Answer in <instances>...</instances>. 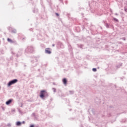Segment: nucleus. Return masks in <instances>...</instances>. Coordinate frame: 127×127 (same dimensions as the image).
<instances>
[{"label":"nucleus","mask_w":127,"mask_h":127,"mask_svg":"<svg viewBox=\"0 0 127 127\" xmlns=\"http://www.w3.org/2000/svg\"><path fill=\"white\" fill-rule=\"evenodd\" d=\"M45 95H47V92L45 90H42L40 92V97L42 99H44Z\"/></svg>","instance_id":"1"},{"label":"nucleus","mask_w":127,"mask_h":127,"mask_svg":"<svg viewBox=\"0 0 127 127\" xmlns=\"http://www.w3.org/2000/svg\"><path fill=\"white\" fill-rule=\"evenodd\" d=\"M93 71H94V72H97V69L96 68H93Z\"/></svg>","instance_id":"8"},{"label":"nucleus","mask_w":127,"mask_h":127,"mask_svg":"<svg viewBox=\"0 0 127 127\" xmlns=\"http://www.w3.org/2000/svg\"><path fill=\"white\" fill-rule=\"evenodd\" d=\"M7 41H8V42L12 43V40H11V39H9V38H8V39H7Z\"/></svg>","instance_id":"7"},{"label":"nucleus","mask_w":127,"mask_h":127,"mask_svg":"<svg viewBox=\"0 0 127 127\" xmlns=\"http://www.w3.org/2000/svg\"><path fill=\"white\" fill-rule=\"evenodd\" d=\"M63 82L64 85H66V84H67V79L66 78H64L63 79Z\"/></svg>","instance_id":"5"},{"label":"nucleus","mask_w":127,"mask_h":127,"mask_svg":"<svg viewBox=\"0 0 127 127\" xmlns=\"http://www.w3.org/2000/svg\"><path fill=\"white\" fill-rule=\"evenodd\" d=\"M12 101H13V99H9L7 102H6V105H10V104L12 103Z\"/></svg>","instance_id":"3"},{"label":"nucleus","mask_w":127,"mask_h":127,"mask_svg":"<svg viewBox=\"0 0 127 127\" xmlns=\"http://www.w3.org/2000/svg\"><path fill=\"white\" fill-rule=\"evenodd\" d=\"M20 125H21V123H20V122H17L16 123V126H20Z\"/></svg>","instance_id":"6"},{"label":"nucleus","mask_w":127,"mask_h":127,"mask_svg":"<svg viewBox=\"0 0 127 127\" xmlns=\"http://www.w3.org/2000/svg\"><path fill=\"white\" fill-rule=\"evenodd\" d=\"M125 11H127V9H125Z\"/></svg>","instance_id":"11"},{"label":"nucleus","mask_w":127,"mask_h":127,"mask_svg":"<svg viewBox=\"0 0 127 127\" xmlns=\"http://www.w3.org/2000/svg\"><path fill=\"white\" fill-rule=\"evenodd\" d=\"M30 127H34V126H33V125H31Z\"/></svg>","instance_id":"10"},{"label":"nucleus","mask_w":127,"mask_h":127,"mask_svg":"<svg viewBox=\"0 0 127 127\" xmlns=\"http://www.w3.org/2000/svg\"><path fill=\"white\" fill-rule=\"evenodd\" d=\"M15 83H17V79H13L9 82L8 83V86L9 87L11 86V85H13V84H15Z\"/></svg>","instance_id":"2"},{"label":"nucleus","mask_w":127,"mask_h":127,"mask_svg":"<svg viewBox=\"0 0 127 127\" xmlns=\"http://www.w3.org/2000/svg\"><path fill=\"white\" fill-rule=\"evenodd\" d=\"M56 15H57V16H59V14H58V13H56Z\"/></svg>","instance_id":"9"},{"label":"nucleus","mask_w":127,"mask_h":127,"mask_svg":"<svg viewBox=\"0 0 127 127\" xmlns=\"http://www.w3.org/2000/svg\"><path fill=\"white\" fill-rule=\"evenodd\" d=\"M45 53H47L48 54H51V51H50V49L49 48H47L45 50Z\"/></svg>","instance_id":"4"}]
</instances>
